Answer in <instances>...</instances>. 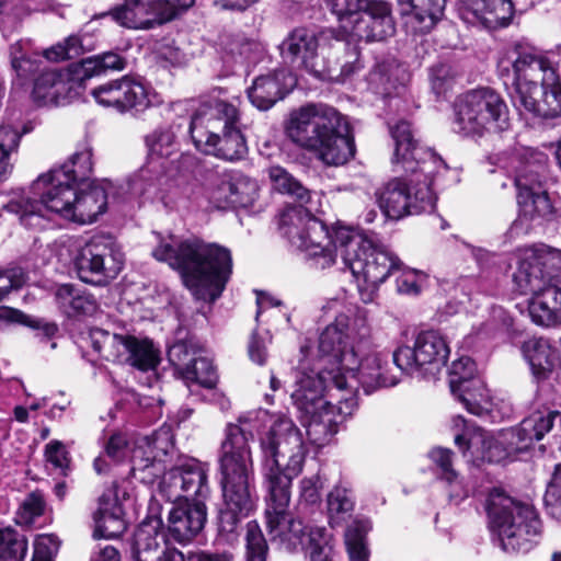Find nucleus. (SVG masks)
<instances>
[{
	"label": "nucleus",
	"mask_w": 561,
	"mask_h": 561,
	"mask_svg": "<svg viewBox=\"0 0 561 561\" xmlns=\"http://www.w3.org/2000/svg\"><path fill=\"white\" fill-rule=\"evenodd\" d=\"M394 142L391 159L396 172H404L380 187L376 195L380 209L390 219L431 213L436 205L434 187L442 184L448 172L445 161L432 149L424 148L414 139L407 121L389 124Z\"/></svg>",
	"instance_id": "1"
},
{
	"label": "nucleus",
	"mask_w": 561,
	"mask_h": 561,
	"mask_svg": "<svg viewBox=\"0 0 561 561\" xmlns=\"http://www.w3.org/2000/svg\"><path fill=\"white\" fill-rule=\"evenodd\" d=\"M261 450L263 476L268 492L264 523L271 541L276 543L279 537L286 538L283 530L295 518L289 511L290 485L293 478L302 470L307 450L301 433L289 419L274 422L261 438ZM289 541L290 538H287V542Z\"/></svg>",
	"instance_id": "2"
},
{
	"label": "nucleus",
	"mask_w": 561,
	"mask_h": 561,
	"mask_svg": "<svg viewBox=\"0 0 561 561\" xmlns=\"http://www.w3.org/2000/svg\"><path fill=\"white\" fill-rule=\"evenodd\" d=\"M497 76L520 113L543 121L561 116L559 76L534 47L523 43L505 47L497 60Z\"/></svg>",
	"instance_id": "3"
},
{
	"label": "nucleus",
	"mask_w": 561,
	"mask_h": 561,
	"mask_svg": "<svg viewBox=\"0 0 561 561\" xmlns=\"http://www.w3.org/2000/svg\"><path fill=\"white\" fill-rule=\"evenodd\" d=\"M353 332L362 337L368 334L369 329L363 314H356L351 323L350 314L341 312L322 331L319 348L324 367L335 365L336 373L345 376L347 383L353 385L344 388L351 392H357L362 387L365 394H369L378 388L396 386L399 379L382 371L378 354H363L360 345L350 343Z\"/></svg>",
	"instance_id": "4"
},
{
	"label": "nucleus",
	"mask_w": 561,
	"mask_h": 561,
	"mask_svg": "<svg viewBox=\"0 0 561 561\" xmlns=\"http://www.w3.org/2000/svg\"><path fill=\"white\" fill-rule=\"evenodd\" d=\"M152 255L180 271L185 286L198 300H217L232 274L230 250L198 239L181 242L173 238L161 240Z\"/></svg>",
	"instance_id": "5"
},
{
	"label": "nucleus",
	"mask_w": 561,
	"mask_h": 561,
	"mask_svg": "<svg viewBox=\"0 0 561 561\" xmlns=\"http://www.w3.org/2000/svg\"><path fill=\"white\" fill-rule=\"evenodd\" d=\"M278 49L285 62L335 82H344L362 68L358 47L341 41L333 28L295 27Z\"/></svg>",
	"instance_id": "6"
},
{
	"label": "nucleus",
	"mask_w": 561,
	"mask_h": 561,
	"mask_svg": "<svg viewBox=\"0 0 561 561\" xmlns=\"http://www.w3.org/2000/svg\"><path fill=\"white\" fill-rule=\"evenodd\" d=\"M287 134L327 165H343L355 154V140L348 122L327 104H309L293 113Z\"/></svg>",
	"instance_id": "7"
},
{
	"label": "nucleus",
	"mask_w": 561,
	"mask_h": 561,
	"mask_svg": "<svg viewBox=\"0 0 561 561\" xmlns=\"http://www.w3.org/2000/svg\"><path fill=\"white\" fill-rule=\"evenodd\" d=\"M263 411L247 412L238 417V423H230L225 431L220 448V472L224 505L251 514L256 505L253 479V460L249 442L254 437V430Z\"/></svg>",
	"instance_id": "8"
},
{
	"label": "nucleus",
	"mask_w": 561,
	"mask_h": 561,
	"mask_svg": "<svg viewBox=\"0 0 561 561\" xmlns=\"http://www.w3.org/2000/svg\"><path fill=\"white\" fill-rule=\"evenodd\" d=\"M190 134L197 150L226 161L241 160L248 152L239 110L224 100H216L206 111L196 113Z\"/></svg>",
	"instance_id": "9"
},
{
	"label": "nucleus",
	"mask_w": 561,
	"mask_h": 561,
	"mask_svg": "<svg viewBox=\"0 0 561 561\" xmlns=\"http://www.w3.org/2000/svg\"><path fill=\"white\" fill-rule=\"evenodd\" d=\"M485 510L505 552L528 553L539 543L542 523L533 505L517 502L494 489L486 499Z\"/></svg>",
	"instance_id": "10"
},
{
	"label": "nucleus",
	"mask_w": 561,
	"mask_h": 561,
	"mask_svg": "<svg viewBox=\"0 0 561 561\" xmlns=\"http://www.w3.org/2000/svg\"><path fill=\"white\" fill-rule=\"evenodd\" d=\"M64 175L53 170L39 175L31 186L33 196L12 198L3 208L31 229H46L56 216L69 219L76 186Z\"/></svg>",
	"instance_id": "11"
},
{
	"label": "nucleus",
	"mask_w": 561,
	"mask_h": 561,
	"mask_svg": "<svg viewBox=\"0 0 561 561\" xmlns=\"http://www.w3.org/2000/svg\"><path fill=\"white\" fill-rule=\"evenodd\" d=\"M334 254L341 256L345 270L353 277L370 287H378L391 274L401 268V261L389 250L377 247L362 232L337 227L333 237Z\"/></svg>",
	"instance_id": "12"
},
{
	"label": "nucleus",
	"mask_w": 561,
	"mask_h": 561,
	"mask_svg": "<svg viewBox=\"0 0 561 561\" xmlns=\"http://www.w3.org/2000/svg\"><path fill=\"white\" fill-rule=\"evenodd\" d=\"M279 233L297 250L306 253L312 266L324 270L335 263L333 245L334 231L316 218L302 205L285 207L278 215Z\"/></svg>",
	"instance_id": "13"
},
{
	"label": "nucleus",
	"mask_w": 561,
	"mask_h": 561,
	"mask_svg": "<svg viewBox=\"0 0 561 561\" xmlns=\"http://www.w3.org/2000/svg\"><path fill=\"white\" fill-rule=\"evenodd\" d=\"M455 110L454 130L463 136H482L510 127L507 105L490 88L468 91L458 100Z\"/></svg>",
	"instance_id": "14"
},
{
	"label": "nucleus",
	"mask_w": 561,
	"mask_h": 561,
	"mask_svg": "<svg viewBox=\"0 0 561 561\" xmlns=\"http://www.w3.org/2000/svg\"><path fill=\"white\" fill-rule=\"evenodd\" d=\"M301 353L304 357L295 369L294 390L290 394L294 404L300 411L314 413L318 408L323 407L327 403L323 399L325 389L333 387L342 391L347 386L353 387L347 383L345 376L336 373L335 365L324 367L319 347L314 363L309 358L307 347H301Z\"/></svg>",
	"instance_id": "15"
},
{
	"label": "nucleus",
	"mask_w": 561,
	"mask_h": 561,
	"mask_svg": "<svg viewBox=\"0 0 561 561\" xmlns=\"http://www.w3.org/2000/svg\"><path fill=\"white\" fill-rule=\"evenodd\" d=\"M71 262L80 280L103 287L122 272L125 256L112 237L95 236L76 250Z\"/></svg>",
	"instance_id": "16"
},
{
	"label": "nucleus",
	"mask_w": 561,
	"mask_h": 561,
	"mask_svg": "<svg viewBox=\"0 0 561 561\" xmlns=\"http://www.w3.org/2000/svg\"><path fill=\"white\" fill-rule=\"evenodd\" d=\"M514 257L513 284L520 295L538 293L545 284L556 280L561 272V251L545 244L518 249Z\"/></svg>",
	"instance_id": "17"
},
{
	"label": "nucleus",
	"mask_w": 561,
	"mask_h": 561,
	"mask_svg": "<svg viewBox=\"0 0 561 561\" xmlns=\"http://www.w3.org/2000/svg\"><path fill=\"white\" fill-rule=\"evenodd\" d=\"M455 444L474 463L501 462L525 451V444L520 443L518 431L514 427L501 430L496 435L480 428L471 432L466 430L455 435Z\"/></svg>",
	"instance_id": "18"
},
{
	"label": "nucleus",
	"mask_w": 561,
	"mask_h": 561,
	"mask_svg": "<svg viewBox=\"0 0 561 561\" xmlns=\"http://www.w3.org/2000/svg\"><path fill=\"white\" fill-rule=\"evenodd\" d=\"M449 353L445 337L438 331L428 330L417 334L413 347H397L392 357L402 373L435 375L446 365Z\"/></svg>",
	"instance_id": "19"
},
{
	"label": "nucleus",
	"mask_w": 561,
	"mask_h": 561,
	"mask_svg": "<svg viewBox=\"0 0 561 561\" xmlns=\"http://www.w3.org/2000/svg\"><path fill=\"white\" fill-rule=\"evenodd\" d=\"M175 455L173 434L169 426H161L150 435L138 438L131 449L130 471L136 479L150 483L165 473L167 463Z\"/></svg>",
	"instance_id": "20"
},
{
	"label": "nucleus",
	"mask_w": 561,
	"mask_h": 561,
	"mask_svg": "<svg viewBox=\"0 0 561 561\" xmlns=\"http://www.w3.org/2000/svg\"><path fill=\"white\" fill-rule=\"evenodd\" d=\"M208 471V466L195 458H180L179 462L164 473L160 492L170 502L185 499L206 503L210 497Z\"/></svg>",
	"instance_id": "21"
},
{
	"label": "nucleus",
	"mask_w": 561,
	"mask_h": 561,
	"mask_svg": "<svg viewBox=\"0 0 561 561\" xmlns=\"http://www.w3.org/2000/svg\"><path fill=\"white\" fill-rule=\"evenodd\" d=\"M95 102L104 107H112L118 113L142 114L151 107L159 106L163 100L152 88L127 76L106 82L91 91Z\"/></svg>",
	"instance_id": "22"
},
{
	"label": "nucleus",
	"mask_w": 561,
	"mask_h": 561,
	"mask_svg": "<svg viewBox=\"0 0 561 561\" xmlns=\"http://www.w3.org/2000/svg\"><path fill=\"white\" fill-rule=\"evenodd\" d=\"M541 169H543L542 165L525 163L517 170L514 178L519 213L529 220L546 218L551 215L553 209L548 193L542 185Z\"/></svg>",
	"instance_id": "23"
},
{
	"label": "nucleus",
	"mask_w": 561,
	"mask_h": 561,
	"mask_svg": "<svg viewBox=\"0 0 561 561\" xmlns=\"http://www.w3.org/2000/svg\"><path fill=\"white\" fill-rule=\"evenodd\" d=\"M161 171L151 172L149 168H141L128 182L130 193L157 198L168 209L184 207L185 182L167 178Z\"/></svg>",
	"instance_id": "24"
},
{
	"label": "nucleus",
	"mask_w": 561,
	"mask_h": 561,
	"mask_svg": "<svg viewBox=\"0 0 561 561\" xmlns=\"http://www.w3.org/2000/svg\"><path fill=\"white\" fill-rule=\"evenodd\" d=\"M102 15L130 30H151L167 23L160 0H125Z\"/></svg>",
	"instance_id": "25"
},
{
	"label": "nucleus",
	"mask_w": 561,
	"mask_h": 561,
	"mask_svg": "<svg viewBox=\"0 0 561 561\" xmlns=\"http://www.w3.org/2000/svg\"><path fill=\"white\" fill-rule=\"evenodd\" d=\"M459 12L466 22L494 30L508 25L514 4L513 0H459Z\"/></svg>",
	"instance_id": "26"
},
{
	"label": "nucleus",
	"mask_w": 561,
	"mask_h": 561,
	"mask_svg": "<svg viewBox=\"0 0 561 561\" xmlns=\"http://www.w3.org/2000/svg\"><path fill=\"white\" fill-rule=\"evenodd\" d=\"M403 26L413 35L427 34L444 18L447 0H397Z\"/></svg>",
	"instance_id": "27"
},
{
	"label": "nucleus",
	"mask_w": 561,
	"mask_h": 561,
	"mask_svg": "<svg viewBox=\"0 0 561 561\" xmlns=\"http://www.w3.org/2000/svg\"><path fill=\"white\" fill-rule=\"evenodd\" d=\"M294 85L295 79L289 70L274 69L254 79L248 89V96L255 107L266 111L282 100Z\"/></svg>",
	"instance_id": "28"
},
{
	"label": "nucleus",
	"mask_w": 561,
	"mask_h": 561,
	"mask_svg": "<svg viewBox=\"0 0 561 561\" xmlns=\"http://www.w3.org/2000/svg\"><path fill=\"white\" fill-rule=\"evenodd\" d=\"M207 520V506L202 502L174 505L168 515V529L172 539L185 543L195 538Z\"/></svg>",
	"instance_id": "29"
},
{
	"label": "nucleus",
	"mask_w": 561,
	"mask_h": 561,
	"mask_svg": "<svg viewBox=\"0 0 561 561\" xmlns=\"http://www.w3.org/2000/svg\"><path fill=\"white\" fill-rule=\"evenodd\" d=\"M351 30L352 34L366 42H380L394 34V22L391 15L390 4L386 1L374 5L351 23L343 25Z\"/></svg>",
	"instance_id": "30"
},
{
	"label": "nucleus",
	"mask_w": 561,
	"mask_h": 561,
	"mask_svg": "<svg viewBox=\"0 0 561 561\" xmlns=\"http://www.w3.org/2000/svg\"><path fill=\"white\" fill-rule=\"evenodd\" d=\"M75 84L69 73L44 69L34 81L32 96L38 105H65L72 98Z\"/></svg>",
	"instance_id": "31"
},
{
	"label": "nucleus",
	"mask_w": 561,
	"mask_h": 561,
	"mask_svg": "<svg viewBox=\"0 0 561 561\" xmlns=\"http://www.w3.org/2000/svg\"><path fill=\"white\" fill-rule=\"evenodd\" d=\"M147 163L151 172L164 169V162L175 156L179 150L178 136L173 125H161L145 137Z\"/></svg>",
	"instance_id": "32"
},
{
	"label": "nucleus",
	"mask_w": 561,
	"mask_h": 561,
	"mask_svg": "<svg viewBox=\"0 0 561 561\" xmlns=\"http://www.w3.org/2000/svg\"><path fill=\"white\" fill-rule=\"evenodd\" d=\"M87 188L76 186L75 201L71 205L69 220L81 225L92 224L98 216L105 213L107 196L105 190L94 181L84 184Z\"/></svg>",
	"instance_id": "33"
},
{
	"label": "nucleus",
	"mask_w": 561,
	"mask_h": 561,
	"mask_svg": "<svg viewBox=\"0 0 561 561\" xmlns=\"http://www.w3.org/2000/svg\"><path fill=\"white\" fill-rule=\"evenodd\" d=\"M523 357L528 363L531 374L538 381L550 378L554 371L559 357L549 339L530 337L520 346Z\"/></svg>",
	"instance_id": "34"
},
{
	"label": "nucleus",
	"mask_w": 561,
	"mask_h": 561,
	"mask_svg": "<svg viewBox=\"0 0 561 561\" xmlns=\"http://www.w3.org/2000/svg\"><path fill=\"white\" fill-rule=\"evenodd\" d=\"M58 309L68 318L92 316L98 310L94 296L72 284H62L55 291Z\"/></svg>",
	"instance_id": "35"
},
{
	"label": "nucleus",
	"mask_w": 561,
	"mask_h": 561,
	"mask_svg": "<svg viewBox=\"0 0 561 561\" xmlns=\"http://www.w3.org/2000/svg\"><path fill=\"white\" fill-rule=\"evenodd\" d=\"M164 536L159 530V523H141L133 537L131 554L135 561H157L167 548Z\"/></svg>",
	"instance_id": "36"
},
{
	"label": "nucleus",
	"mask_w": 561,
	"mask_h": 561,
	"mask_svg": "<svg viewBox=\"0 0 561 561\" xmlns=\"http://www.w3.org/2000/svg\"><path fill=\"white\" fill-rule=\"evenodd\" d=\"M122 510L111 494L99 497V508L93 514L95 538H115L125 530V523L121 516Z\"/></svg>",
	"instance_id": "37"
},
{
	"label": "nucleus",
	"mask_w": 561,
	"mask_h": 561,
	"mask_svg": "<svg viewBox=\"0 0 561 561\" xmlns=\"http://www.w3.org/2000/svg\"><path fill=\"white\" fill-rule=\"evenodd\" d=\"M118 348L122 355L128 354L127 360L140 370L152 369L159 362L158 351L149 339L123 335Z\"/></svg>",
	"instance_id": "38"
},
{
	"label": "nucleus",
	"mask_w": 561,
	"mask_h": 561,
	"mask_svg": "<svg viewBox=\"0 0 561 561\" xmlns=\"http://www.w3.org/2000/svg\"><path fill=\"white\" fill-rule=\"evenodd\" d=\"M453 396L459 400L465 409L474 415H482L489 410L490 394L484 381L478 376L463 382L459 389L450 388Z\"/></svg>",
	"instance_id": "39"
},
{
	"label": "nucleus",
	"mask_w": 561,
	"mask_h": 561,
	"mask_svg": "<svg viewBox=\"0 0 561 561\" xmlns=\"http://www.w3.org/2000/svg\"><path fill=\"white\" fill-rule=\"evenodd\" d=\"M560 417L559 411L541 412L536 411L525 417L515 431H518L520 443L525 444L527 450L535 440H540L553 426V422Z\"/></svg>",
	"instance_id": "40"
},
{
	"label": "nucleus",
	"mask_w": 561,
	"mask_h": 561,
	"mask_svg": "<svg viewBox=\"0 0 561 561\" xmlns=\"http://www.w3.org/2000/svg\"><path fill=\"white\" fill-rule=\"evenodd\" d=\"M51 170L56 173H65L62 178L75 186L84 185L91 182L93 171L92 150L84 147L70 156L60 167Z\"/></svg>",
	"instance_id": "41"
},
{
	"label": "nucleus",
	"mask_w": 561,
	"mask_h": 561,
	"mask_svg": "<svg viewBox=\"0 0 561 561\" xmlns=\"http://www.w3.org/2000/svg\"><path fill=\"white\" fill-rule=\"evenodd\" d=\"M329 522L332 526L341 525L352 516L355 507L353 491L340 483L333 488L327 499Z\"/></svg>",
	"instance_id": "42"
},
{
	"label": "nucleus",
	"mask_w": 561,
	"mask_h": 561,
	"mask_svg": "<svg viewBox=\"0 0 561 561\" xmlns=\"http://www.w3.org/2000/svg\"><path fill=\"white\" fill-rule=\"evenodd\" d=\"M22 134L11 125H0V183L13 171Z\"/></svg>",
	"instance_id": "43"
},
{
	"label": "nucleus",
	"mask_w": 561,
	"mask_h": 561,
	"mask_svg": "<svg viewBox=\"0 0 561 561\" xmlns=\"http://www.w3.org/2000/svg\"><path fill=\"white\" fill-rule=\"evenodd\" d=\"M93 48L92 37L88 34H73L44 51V57L50 61L78 58Z\"/></svg>",
	"instance_id": "44"
},
{
	"label": "nucleus",
	"mask_w": 561,
	"mask_h": 561,
	"mask_svg": "<svg viewBox=\"0 0 561 561\" xmlns=\"http://www.w3.org/2000/svg\"><path fill=\"white\" fill-rule=\"evenodd\" d=\"M268 176L273 187L279 193L287 194L301 204H308L311 201V191L305 187L284 168L279 165L271 167L268 169Z\"/></svg>",
	"instance_id": "45"
},
{
	"label": "nucleus",
	"mask_w": 561,
	"mask_h": 561,
	"mask_svg": "<svg viewBox=\"0 0 561 561\" xmlns=\"http://www.w3.org/2000/svg\"><path fill=\"white\" fill-rule=\"evenodd\" d=\"M370 523L366 519L354 520L345 531V545L351 561H368L369 551L366 535Z\"/></svg>",
	"instance_id": "46"
},
{
	"label": "nucleus",
	"mask_w": 561,
	"mask_h": 561,
	"mask_svg": "<svg viewBox=\"0 0 561 561\" xmlns=\"http://www.w3.org/2000/svg\"><path fill=\"white\" fill-rule=\"evenodd\" d=\"M27 549L24 535L11 527L0 528V561H24Z\"/></svg>",
	"instance_id": "47"
},
{
	"label": "nucleus",
	"mask_w": 561,
	"mask_h": 561,
	"mask_svg": "<svg viewBox=\"0 0 561 561\" xmlns=\"http://www.w3.org/2000/svg\"><path fill=\"white\" fill-rule=\"evenodd\" d=\"M309 414L311 415V419L306 425L308 439L313 445L321 447L328 444L336 434L337 423L332 420L329 413L317 415L316 411L314 413Z\"/></svg>",
	"instance_id": "48"
},
{
	"label": "nucleus",
	"mask_w": 561,
	"mask_h": 561,
	"mask_svg": "<svg viewBox=\"0 0 561 561\" xmlns=\"http://www.w3.org/2000/svg\"><path fill=\"white\" fill-rule=\"evenodd\" d=\"M383 0H325L331 12L336 16L342 25L351 23L352 20L363 14L374 5Z\"/></svg>",
	"instance_id": "49"
},
{
	"label": "nucleus",
	"mask_w": 561,
	"mask_h": 561,
	"mask_svg": "<svg viewBox=\"0 0 561 561\" xmlns=\"http://www.w3.org/2000/svg\"><path fill=\"white\" fill-rule=\"evenodd\" d=\"M45 510V495L41 490H35L26 494L21 501L14 519L19 525L30 526L36 518L44 515Z\"/></svg>",
	"instance_id": "50"
},
{
	"label": "nucleus",
	"mask_w": 561,
	"mask_h": 561,
	"mask_svg": "<svg viewBox=\"0 0 561 561\" xmlns=\"http://www.w3.org/2000/svg\"><path fill=\"white\" fill-rule=\"evenodd\" d=\"M28 13L27 0H0V30L13 32Z\"/></svg>",
	"instance_id": "51"
},
{
	"label": "nucleus",
	"mask_w": 561,
	"mask_h": 561,
	"mask_svg": "<svg viewBox=\"0 0 561 561\" xmlns=\"http://www.w3.org/2000/svg\"><path fill=\"white\" fill-rule=\"evenodd\" d=\"M268 545L256 520L247 524L245 561H267Z\"/></svg>",
	"instance_id": "52"
},
{
	"label": "nucleus",
	"mask_w": 561,
	"mask_h": 561,
	"mask_svg": "<svg viewBox=\"0 0 561 561\" xmlns=\"http://www.w3.org/2000/svg\"><path fill=\"white\" fill-rule=\"evenodd\" d=\"M228 51L232 56H238L249 64H255L264 56L266 48L265 45L257 39L237 34L229 42Z\"/></svg>",
	"instance_id": "53"
},
{
	"label": "nucleus",
	"mask_w": 561,
	"mask_h": 561,
	"mask_svg": "<svg viewBox=\"0 0 561 561\" xmlns=\"http://www.w3.org/2000/svg\"><path fill=\"white\" fill-rule=\"evenodd\" d=\"M183 378L209 389H213L218 381V376L211 360L202 356L201 352L195 357Z\"/></svg>",
	"instance_id": "54"
},
{
	"label": "nucleus",
	"mask_w": 561,
	"mask_h": 561,
	"mask_svg": "<svg viewBox=\"0 0 561 561\" xmlns=\"http://www.w3.org/2000/svg\"><path fill=\"white\" fill-rule=\"evenodd\" d=\"M207 181L209 185L211 207H229V201H231L232 196L230 195L232 190V174L227 172H214L208 176Z\"/></svg>",
	"instance_id": "55"
},
{
	"label": "nucleus",
	"mask_w": 561,
	"mask_h": 561,
	"mask_svg": "<svg viewBox=\"0 0 561 561\" xmlns=\"http://www.w3.org/2000/svg\"><path fill=\"white\" fill-rule=\"evenodd\" d=\"M90 340L93 350L106 360L122 355L118 348L121 347V340H123V335L121 334H111L101 329H93L90 332Z\"/></svg>",
	"instance_id": "56"
},
{
	"label": "nucleus",
	"mask_w": 561,
	"mask_h": 561,
	"mask_svg": "<svg viewBox=\"0 0 561 561\" xmlns=\"http://www.w3.org/2000/svg\"><path fill=\"white\" fill-rule=\"evenodd\" d=\"M81 66L84 75L95 76L107 70H123L125 68V60L121 55L108 51L103 55L83 59Z\"/></svg>",
	"instance_id": "57"
},
{
	"label": "nucleus",
	"mask_w": 561,
	"mask_h": 561,
	"mask_svg": "<svg viewBox=\"0 0 561 561\" xmlns=\"http://www.w3.org/2000/svg\"><path fill=\"white\" fill-rule=\"evenodd\" d=\"M196 350L188 342H176L168 350V358L175 370L183 377L191 364L198 355Z\"/></svg>",
	"instance_id": "58"
},
{
	"label": "nucleus",
	"mask_w": 561,
	"mask_h": 561,
	"mask_svg": "<svg viewBox=\"0 0 561 561\" xmlns=\"http://www.w3.org/2000/svg\"><path fill=\"white\" fill-rule=\"evenodd\" d=\"M249 514H243L226 505L219 511L218 533L226 541H233L238 535V528L243 518Z\"/></svg>",
	"instance_id": "59"
},
{
	"label": "nucleus",
	"mask_w": 561,
	"mask_h": 561,
	"mask_svg": "<svg viewBox=\"0 0 561 561\" xmlns=\"http://www.w3.org/2000/svg\"><path fill=\"white\" fill-rule=\"evenodd\" d=\"M528 311L533 322L538 325L552 327L561 323V313L536 296H533Z\"/></svg>",
	"instance_id": "60"
},
{
	"label": "nucleus",
	"mask_w": 561,
	"mask_h": 561,
	"mask_svg": "<svg viewBox=\"0 0 561 561\" xmlns=\"http://www.w3.org/2000/svg\"><path fill=\"white\" fill-rule=\"evenodd\" d=\"M478 377L474 362L467 356H462L453 362L449 370V387L459 389L463 382Z\"/></svg>",
	"instance_id": "61"
},
{
	"label": "nucleus",
	"mask_w": 561,
	"mask_h": 561,
	"mask_svg": "<svg viewBox=\"0 0 561 561\" xmlns=\"http://www.w3.org/2000/svg\"><path fill=\"white\" fill-rule=\"evenodd\" d=\"M183 194L184 207H194L197 209H208L211 207L208 184L203 185L197 182H185Z\"/></svg>",
	"instance_id": "62"
},
{
	"label": "nucleus",
	"mask_w": 561,
	"mask_h": 561,
	"mask_svg": "<svg viewBox=\"0 0 561 561\" xmlns=\"http://www.w3.org/2000/svg\"><path fill=\"white\" fill-rule=\"evenodd\" d=\"M430 81L433 92L440 96L451 89L454 72L449 65L437 64L430 69Z\"/></svg>",
	"instance_id": "63"
},
{
	"label": "nucleus",
	"mask_w": 561,
	"mask_h": 561,
	"mask_svg": "<svg viewBox=\"0 0 561 561\" xmlns=\"http://www.w3.org/2000/svg\"><path fill=\"white\" fill-rule=\"evenodd\" d=\"M431 460L436 465L439 470V476L447 483H453L457 479V472L453 468L454 453L448 448L436 447L428 454Z\"/></svg>",
	"instance_id": "64"
}]
</instances>
